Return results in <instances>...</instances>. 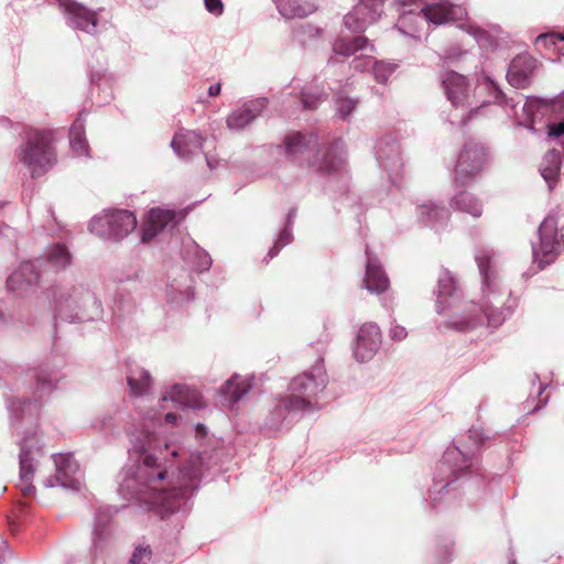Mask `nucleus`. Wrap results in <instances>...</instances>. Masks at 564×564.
<instances>
[{
    "label": "nucleus",
    "mask_w": 564,
    "mask_h": 564,
    "mask_svg": "<svg viewBox=\"0 0 564 564\" xmlns=\"http://www.w3.org/2000/svg\"><path fill=\"white\" fill-rule=\"evenodd\" d=\"M167 424L176 425L180 416L169 412L163 415ZM162 414L150 411L142 423L141 430L132 425L127 430L130 441L129 457L134 460L120 473L119 495L128 500L144 503L155 510L161 518L173 513H186L192 507V497L200 484V467L198 458L177 470H174V458L178 455L175 447L165 444L159 447L155 427L161 423Z\"/></svg>",
    "instance_id": "1"
},
{
    "label": "nucleus",
    "mask_w": 564,
    "mask_h": 564,
    "mask_svg": "<svg viewBox=\"0 0 564 564\" xmlns=\"http://www.w3.org/2000/svg\"><path fill=\"white\" fill-rule=\"evenodd\" d=\"M28 377L32 381L30 390L33 399L26 397L6 398L10 427L18 437L19 487L25 496L34 492L35 488L32 481L35 471L46 457L45 444L36 422L42 401L53 392L57 382L56 373L50 372L45 368L29 371Z\"/></svg>",
    "instance_id": "2"
},
{
    "label": "nucleus",
    "mask_w": 564,
    "mask_h": 564,
    "mask_svg": "<svg viewBox=\"0 0 564 564\" xmlns=\"http://www.w3.org/2000/svg\"><path fill=\"white\" fill-rule=\"evenodd\" d=\"M475 261L480 275L481 301L464 304L460 311V333L485 326L497 328L514 311L511 292L502 285L499 275V253L491 247H477Z\"/></svg>",
    "instance_id": "3"
},
{
    "label": "nucleus",
    "mask_w": 564,
    "mask_h": 564,
    "mask_svg": "<svg viewBox=\"0 0 564 564\" xmlns=\"http://www.w3.org/2000/svg\"><path fill=\"white\" fill-rule=\"evenodd\" d=\"M278 148L288 162L314 169L321 174L337 173L345 164V147L340 139L322 149L315 133L292 131L284 135Z\"/></svg>",
    "instance_id": "4"
},
{
    "label": "nucleus",
    "mask_w": 564,
    "mask_h": 564,
    "mask_svg": "<svg viewBox=\"0 0 564 564\" xmlns=\"http://www.w3.org/2000/svg\"><path fill=\"white\" fill-rule=\"evenodd\" d=\"M460 109L466 110L460 117V126L486 116L485 109L490 104L510 108L511 113L517 116V106L522 101V95L514 93V97L507 96L500 85L481 68L475 65L471 74H460Z\"/></svg>",
    "instance_id": "5"
},
{
    "label": "nucleus",
    "mask_w": 564,
    "mask_h": 564,
    "mask_svg": "<svg viewBox=\"0 0 564 564\" xmlns=\"http://www.w3.org/2000/svg\"><path fill=\"white\" fill-rule=\"evenodd\" d=\"M55 317L68 323L98 321L104 310L95 293L84 283L61 282L46 289Z\"/></svg>",
    "instance_id": "6"
},
{
    "label": "nucleus",
    "mask_w": 564,
    "mask_h": 564,
    "mask_svg": "<svg viewBox=\"0 0 564 564\" xmlns=\"http://www.w3.org/2000/svg\"><path fill=\"white\" fill-rule=\"evenodd\" d=\"M58 131L26 127L20 133L15 150L18 161L28 169L32 177H40L57 162L55 142Z\"/></svg>",
    "instance_id": "7"
},
{
    "label": "nucleus",
    "mask_w": 564,
    "mask_h": 564,
    "mask_svg": "<svg viewBox=\"0 0 564 564\" xmlns=\"http://www.w3.org/2000/svg\"><path fill=\"white\" fill-rule=\"evenodd\" d=\"M458 500V447L453 444L437 462L432 486L429 489V503L436 513L454 509Z\"/></svg>",
    "instance_id": "8"
},
{
    "label": "nucleus",
    "mask_w": 564,
    "mask_h": 564,
    "mask_svg": "<svg viewBox=\"0 0 564 564\" xmlns=\"http://www.w3.org/2000/svg\"><path fill=\"white\" fill-rule=\"evenodd\" d=\"M538 242H531L532 257L538 269L543 270L564 250V212H551L538 227Z\"/></svg>",
    "instance_id": "9"
},
{
    "label": "nucleus",
    "mask_w": 564,
    "mask_h": 564,
    "mask_svg": "<svg viewBox=\"0 0 564 564\" xmlns=\"http://www.w3.org/2000/svg\"><path fill=\"white\" fill-rule=\"evenodd\" d=\"M327 373L324 360L318 358L315 364L289 383L288 395L306 414L318 409V397L327 386Z\"/></svg>",
    "instance_id": "10"
},
{
    "label": "nucleus",
    "mask_w": 564,
    "mask_h": 564,
    "mask_svg": "<svg viewBox=\"0 0 564 564\" xmlns=\"http://www.w3.org/2000/svg\"><path fill=\"white\" fill-rule=\"evenodd\" d=\"M137 224L132 212L108 209L91 218L88 230L104 241L120 242L135 229Z\"/></svg>",
    "instance_id": "11"
},
{
    "label": "nucleus",
    "mask_w": 564,
    "mask_h": 564,
    "mask_svg": "<svg viewBox=\"0 0 564 564\" xmlns=\"http://www.w3.org/2000/svg\"><path fill=\"white\" fill-rule=\"evenodd\" d=\"M435 294V311L444 321L438 329L458 330V294L454 275L448 270H443L437 280Z\"/></svg>",
    "instance_id": "12"
},
{
    "label": "nucleus",
    "mask_w": 564,
    "mask_h": 564,
    "mask_svg": "<svg viewBox=\"0 0 564 564\" xmlns=\"http://www.w3.org/2000/svg\"><path fill=\"white\" fill-rule=\"evenodd\" d=\"M491 162L490 148L478 138H468L460 147V182L481 177Z\"/></svg>",
    "instance_id": "13"
},
{
    "label": "nucleus",
    "mask_w": 564,
    "mask_h": 564,
    "mask_svg": "<svg viewBox=\"0 0 564 564\" xmlns=\"http://www.w3.org/2000/svg\"><path fill=\"white\" fill-rule=\"evenodd\" d=\"M375 156L380 169L387 172L390 181L399 186L403 176V154L400 142L393 133L381 135L375 145Z\"/></svg>",
    "instance_id": "14"
},
{
    "label": "nucleus",
    "mask_w": 564,
    "mask_h": 564,
    "mask_svg": "<svg viewBox=\"0 0 564 564\" xmlns=\"http://www.w3.org/2000/svg\"><path fill=\"white\" fill-rule=\"evenodd\" d=\"M376 52L375 45L364 35L339 36L333 43V53L336 56L350 57V68L364 73L371 64V54Z\"/></svg>",
    "instance_id": "15"
},
{
    "label": "nucleus",
    "mask_w": 564,
    "mask_h": 564,
    "mask_svg": "<svg viewBox=\"0 0 564 564\" xmlns=\"http://www.w3.org/2000/svg\"><path fill=\"white\" fill-rule=\"evenodd\" d=\"M51 459L55 467V474L44 480V486L47 488L59 486L66 489L79 490L80 470L74 455L72 453L54 454Z\"/></svg>",
    "instance_id": "16"
},
{
    "label": "nucleus",
    "mask_w": 564,
    "mask_h": 564,
    "mask_svg": "<svg viewBox=\"0 0 564 564\" xmlns=\"http://www.w3.org/2000/svg\"><path fill=\"white\" fill-rule=\"evenodd\" d=\"M67 26L94 35L97 33L98 11L75 0H55Z\"/></svg>",
    "instance_id": "17"
},
{
    "label": "nucleus",
    "mask_w": 564,
    "mask_h": 564,
    "mask_svg": "<svg viewBox=\"0 0 564 564\" xmlns=\"http://www.w3.org/2000/svg\"><path fill=\"white\" fill-rule=\"evenodd\" d=\"M455 61L452 57H445L440 72L441 87L449 102V106L453 108L448 113L445 110H442L440 117L444 123L448 124L451 131H454L455 122L458 117L456 111L458 104V73L452 67Z\"/></svg>",
    "instance_id": "18"
},
{
    "label": "nucleus",
    "mask_w": 564,
    "mask_h": 564,
    "mask_svg": "<svg viewBox=\"0 0 564 564\" xmlns=\"http://www.w3.org/2000/svg\"><path fill=\"white\" fill-rule=\"evenodd\" d=\"M460 33L468 36L482 51L496 50L499 46V41L503 39V30L499 24H489L487 28H482L467 14L463 17L462 10Z\"/></svg>",
    "instance_id": "19"
},
{
    "label": "nucleus",
    "mask_w": 564,
    "mask_h": 564,
    "mask_svg": "<svg viewBox=\"0 0 564 564\" xmlns=\"http://www.w3.org/2000/svg\"><path fill=\"white\" fill-rule=\"evenodd\" d=\"M194 278L187 269L175 267L167 272L166 300L170 304L181 305L194 297Z\"/></svg>",
    "instance_id": "20"
},
{
    "label": "nucleus",
    "mask_w": 564,
    "mask_h": 564,
    "mask_svg": "<svg viewBox=\"0 0 564 564\" xmlns=\"http://www.w3.org/2000/svg\"><path fill=\"white\" fill-rule=\"evenodd\" d=\"M381 344L380 327L376 323H366L357 333L352 356L358 362H368L376 356Z\"/></svg>",
    "instance_id": "21"
},
{
    "label": "nucleus",
    "mask_w": 564,
    "mask_h": 564,
    "mask_svg": "<svg viewBox=\"0 0 564 564\" xmlns=\"http://www.w3.org/2000/svg\"><path fill=\"white\" fill-rule=\"evenodd\" d=\"M268 105L269 100L265 97L243 101L228 115L226 119L227 128L232 131L243 130L262 115Z\"/></svg>",
    "instance_id": "22"
},
{
    "label": "nucleus",
    "mask_w": 564,
    "mask_h": 564,
    "mask_svg": "<svg viewBox=\"0 0 564 564\" xmlns=\"http://www.w3.org/2000/svg\"><path fill=\"white\" fill-rule=\"evenodd\" d=\"M113 511L111 507L99 508L94 518L91 552L94 556L102 555L111 545L110 521Z\"/></svg>",
    "instance_id": "23"
},
{
    "label": "nucleus",
    "mask_w": 564,
    "mask_h": 564,
    "mask_svg": "<svg viewBox=\"0 0 564 564\" xmlns=\"http://www.w3.org/2000/svg\"><path fill=\"white\" fill-rule=\"evenodd\" d=\"M42 275L37 262L24 261L7 279V288L18 296L25 294L32 286L36 285Z\"/></svg>",
    "instance_id": "24"
},
{
    "label": "nucleus",
    "mask_w": 564,
    "mask_h": 564,
    "mask_svg": "<svg viewBox=\"0 0 564 564\" xmlns=\"http://www.w3.org/2000/svg\"><path fill=\"white\" fill-rule=\"evenodd\" d=\"M296 414H306L294 401L286 394L275 398L269 413L264 420V426L271 431H280L291 422V417Z\"/></svg>",
    "instance_id": "25"
},
{
    "label": "nucleus",
    "mask_w": 564,
    "mask_h": 564,
    "mask_svg": "<svg viewBox=\"0 0 564 564\" xmlns=\"http://www.w3.org/2000/svg\"><path fill=\"white\" fill-rule=\"evenodd\" d=\"M467 438L470 445H465L464 449L460 448V481L465 476V469H468L470 473L477 470L478 453L489 436L485 434L482 427L471 426L467 432Z\"/></svg>",
    "instance_id": "26"
},
{
    "label": "nucleus",
    "mask_w": 564,
    "mask_h": 564,
    "mask_svg": "<svg viewBox=\"0 0 564 564\" xmlns=\"http://www.w3.org/2000/svg\"><path fill=\"white\" fill-rule=\"evenodd\" d=\"M536 63V59L529 54L517 55L507 70L508 83L514 88L528 87L533 78Z\"/></svg>",
    "instance_id": "27"
},
{
    "label": "nucleus",
    "mask_w": 564,
    "mask_h": 564,
    "mask_svg": "<svg viewBox=\"0 0 564 564\" xmlns=\"http://www.w3.org/2000/svg\"><path fill=\"white\" fill-rule=\"evenodd\" d=\"M175 212L172 209L152 208L141 228V241L149 242L166 227L175 225Z\"/></svg>",
    "instance_id": "28"
},
{
    "label": "nucleus",
    "mask_w": 564,
    "mask_h": 564,
    "mask_svg": "<svg viewBox=\"0 0 564 564\" xmlns=\"http://www.w3.org/2000/svg\"><path fill=\"white\" fill-rule=\"evenodd\" d=\"M181 256L183 261L197 273L209 271L213 263L210 254L191 237L183 239Z\"/></svg>",
    "instance_id": "29"
},
{
    "label": "nucleus",
    "mask_w": 564,
    "mask_h": 564,
    "mask_svg": "<svg viewBox=\"0 0 564 564\" xmlns=\"http://www.w3.org/2000/svg\"><path fill=\"white\" fill-rule=\"evenodd\" d=\"M417 218L424 226L441 232L448 225L449 210L444 205L429 202L417 206Z\"/></svg>",
    "instance_id": "30"
},
{
    "label": "nucleus",
    "mask_w": 564,
    "mask_h": 564,
    "mask_svg": "<svg viewBox=\"0 0 564 564\" xmlns=\"http://www.w3.org/2000/svg\"><path fill=\"white\" fill-rule=\"evenodd\" d=\"M206 140L194 130H181L172 139L171 147L183 159H191L199 153Z\"/></svg>",
    "instance_id": "31"
},
{
    "label": "nucleus",
    "mask_w": 564,
    "mask_h": 564,
    "mask_svg": "<svg viewBox=\"0 0 564 564\" xmlns=\"http://www.w3.org/2000/svg\"><path fill=\"white\" fill-rule=\"evenodd\" d=\"M367 253L366 274L364 279L365 288L370 293L381 294L389 288V279L383 271L377 258Z\"/></svg>",
    "instance_id": "32"
},
{
    "label": "nucleus",
    "mask_w": 564,
    "mask_h": 564,
    "mask_svg": "<svg viewBox=\"0 0 564 564\" xmlns=\"http://www.w3.org/2000/svg\"><path fill=\"white\" fill-rule=\"evenodd\" d=\"M127 417L128 413L121 409L106 411L91 421V427L105 435L117 436Z\"/></svg>",
    "instance_id": "33"
},
{
    "label": "nucleus",
    "mask_w": 564,
    "mask_h": 564,
    "mask_svg": "<svg viewBox=\"0 0 564 564\" xmlns=\"http://www.w3.org/2000/svg\"><path fill=\"white\" fill-rule=\"evenodd\" d=\"M86 112L80 111L69 128V147L76 158H90V148L85 132Z\"/></svg>",
    "instance_id": "34"
},
{
    "label": "nucleus",
    "mask_w": 564,
    "mask_h": 564,
    "mask_svg": "<svg viewBox=\"0 0 564 564\" xmlns=\"http://www.w3.org/2000/svg\"><path fill=\"white\" fill-rule=\"evenodd\" d=\"M562 153L556 149L549 150L542 158L539 172L547 185L549 191H553L558 181L562 170Z\"/></svg>",
    "instance_id": "35"
},
{
    "label": "nucleus",
    "mask_w": 564,
    "mask_h": 564,
    "mask_svg": "<svg viewBox=\"0 0 564 564\" xmlns=\"http://www.w3.org/2000/svg\"><path fill=\"white\" fill-rule=\"evenodd\" d=\"M39 269L47 265L55 272L65 270L72 263V253L64 243H54L45 250L42 257L35 260Z\"/></svg>",
    "instance_id": "36"
},
{
    "label": "nucleus",
    "mask_w": 564,
    "mask_h": 564,
    "mask_svg": "<svg viewBox=\"0 0 564 564\" xmlns=\"http://www.w3.org/2000/svg\"><path fill=\"white\" fill-rule=\"evenodd\" d=\"M421 12L426 19V23L442 25L454 20L455 9L448 0H436L421 7Z\"/></svg>",
    "instance_id": "37"
},
{
    "label": "nucleus",
    "mask_w": 564,
    "mask_h": 564,
    "mask_svg": "<svg viewBox=\"0 0 564 564\" xmlns=\"http://www.w3.org/2000/svg\"><path fill=\"white\" fill-rule=\"evenodd\" d=\"M279 13L285 19H303L317 9L314 0H272Z\"/></svg>",
    "instance_id": "38"
},
{
    "label": "nucleus",
    "mask_w": 564,
    "mask_h": 564,
    "mask_svg": "<svg viewBox=\"0 0 564 564\" xmlns=\"http://www.w3.org/2000/svg\"><path fill=\"white\" fill-rule=\"evenodd\" d=\"M252 381L253 376L242 377L234 375L221 387V393L231 404H235L251 390Z\"/></svg>",
    "instance_id": "39"
},
{
    "label": "nucleus",
    "mask_w": 564,
    "mask_h": 564,
    "mask_svg": "<svg viewBox=\"0 0 564 564\" xmlns=\"http://www.w3.org/2000/svg\"><path fill=\"white\" fill-rule=\"evenodd\" d=\"M127 383L131 397L144 398L150 393L153 381L148 370L135 367L129 370L127 375Z\"/></svg>",
    "instance_id": "40"
},
{
    "label": "nucleus",
    "mask_w": 564,
    "mask_h": 564,
    "mask_svg": "<svg viewBox=\"0 0 564 564\" xmlns=\"http://www.w3.org/2000/svg\"><path fill=\"white\" fill-rule=\"evenodd\" d=\"M194 391L183 383L172 384L162 395L161 401H172L181 408H195Z\"/></svg>",
    "instance_id": "41"
},
{
    "label": "nucleus",
    "mask_w": 564,
    "mask_h": 564,
    "mask_svg": "<svg viewBox=\"0 0 564 564\" xmlns=\"http://www.w3.org/2000/svg\"><path fill=\"white\" fill-rule=\"evenodd\" d=\"M328 97V94L314 83L303 87L300 93V101L303 109H316Z\"/></svg>",
    "instance_id": "42"
},
{
    "label": "nucleus",
    "mask_w": 564,
    "mask_h": 564,
    "mask_svg": "<svg viewBox=\"0 0 564 564\" xmlns=\"http://www.w3.org/2000/svg\"><path fill=\"white\" fill-rule=\"evenodd\" d=\"M399 67L398 63L387 62V61H373L371 56V64L368 66V69L371 70L373 79L378 84H387L390 76L397 70Z\"/></svg>",
    "instance_id": "43"
},
{
    "label": "nucleus",
    "mask_w": 564,
    "mask_h": 564,
    "mask_svg": "<svg viewBox=\"0 0 564 564\" xmlns=\"http://www.w3.org/2000/svg\"><path fill=\"white\" fill-rule=\"evenodd\" d=\"M293 241V232L291 227H285L280 231L278 238L274 240L272 248L268 251L264 257V261L269 262L273 258H275L281 249L286 247Z\"/></svg>",
    "instance_id": "44"
},
{
    "label": "nucleus",
    "mask_w": 564,
    "mask_h": 564,
    "mask_svg": "<svg viewBox=\"0 0 564 564\" xmlns=\"http://www.w3.org/2000/svg\"><path fill=\"white\" fill-rule=\"evenodd\" d=\"M460 213L478 218L482 214V205L473 194L460 191Z\"/></svg>",
    "instance_id": "45"
},
{
    "label": "nucleus",
    "mask_w": 564,
    "mask_h": 564,
    "mask_svg": "<svg viewBox=\"0 0 564 564\" xmlns=\"http://www.w3.org/2000/svg\"><path fill=\"white\" fill-rule=\"evenodd\" d=\"M357 104V99L337 94L335 98L336 115L343 120H349Z\"/></svg>",
    "instance_id": "46"
},
{
    "label": "nucleus",
    "mask_w": 564,
    "mask_h": 564,
    "mask_svg": "<svg viewBox=\"0 0 564 564\" xmlns=\"http://www.w3.org/2000/svg\"><path fill=\"white\" fill-rule=\"evenodd\" d=\"M561 41H564V34L557 32L542 33L535 37L534 44L539 47L556 48Z\"/></svg>",
    "instance_id": "47"
},
{
    "label": "nucleus",
    "mask_w": 564,
    "mask_h": 564,
    "mask_svg": "<svg viewBox=\"0 0 564 564\" xmlns=\"http://www.w3.org/2000/svg\"><path fill=\"white\" fill-rule=\"evenodd\" d=\"M322 34V29L311 24L303 23L297 29H295V36L302 43L319 37Z\"/></svg>",
    "instance_id": "48"
},
{
    "label": "nucleus",
    "mask_w": 564,
    "mask_h": 564,
    "mask_svg": "<svg viewBox=\"0 0 564 564\" xmlns=\"http://www.w3.org/2000/svg\"><path fill=\"white\" fill-rule=\"evenodd\" d=\"M152 551L149 546H137L130 557L129 564H149Z\"/></svg>",
    "instance_id": "49"
},
{
    "label": "nucleus",
    "mask_w": 564,
    "mask_h": 564,
    "mask_svg": "<svg viewBox=\"0 0 564 564\" xmlns=\"http://www.w3.org/2000/svg\"><path fill=\"white\" fill-rule=\"evenodd\" d=\"M205 9L215 17H220L224 13L223 0H204Z\"/></svg>",
    "instance_id": "50"
},
{
    "label": "nucleus",
    "mask_w": 564,
    "mask_h": 564,
    "mask_svg": "<svg viewBox=\"0 0 564 564\" xmlns=\"http://www.w3.org/2000/svg\"><path fill=\"white\" fill-rule=\"evenodd\" d=\"M406 336H408V332H406L405 327H403L399 324L391 325V327L389 329V337L392 340L402 341L406 338Z\"/></svg>",
    "instance_id": "51"
},
{
    "label": "nucleus",
    "mask_w": 564,
    "mask_h": 564,
    "mask_svg": "<svg viewBox=\"0 0 564 564\" xmlns=\"http://www.w3.org/2000/svg\"><path fill=\"white\" fill-rule=\"evenodd\" d=\"M455 553V543L453 542L451 545L443 544L438 549L440 556L443 557V564H447L453 561Z\"/></svg>",
    "instance_id": "52"
},
{
    "label": "nucleus",
    "mask_w": 564,
    "mask_h": 564,
    "mask_svg": "<svg viewBox=\"0 0 564 564\" xmlns=\"http://www.w3.org/2000/svg\"><path fill=\"white\" fill-rule=\"evenodd\" d=\"M547 134L550 137H564V119L560 122H553L547 126Z\"/></svg>",
    "instance_id": "53"
},
{
    "label": "nucleus",
    "mask_w": 564,
    "mask_h": 564,
    "mask_svg": "<svg viewBox=\"0 0 564 564\" xmlns=\"http://www.w3.org/2000/svg\"><path fill=\"white\" fill-rule=\"evenodd\" d=\"M89 78H90V84L93 86H98L100 87L101 85V82H104L105 84H107V79H106V74L102 73L101 70H97V72H90V75H89Z\"/></svg>",
    "instance_id": "54"
},
{
    "label": "nucleus",
    "mask_w": 564,
    "mask_h": 564,
    "mask_svg": "<svg viewBox=\"0 0 564 564\" xmlns=\"http://www.w3.org/2000/svg\"><path fill=\"white\" fill-rule=\"evenodd\" d=\"M532 386L538 384L536 397L540 398L546 390L547 384L540 381L539 375L534 373L531 380Z\"/></svg>",
    "instance_id": "55"
},
{
    "label": "nucleus",
    "mask_w": 564,
    "mask_h": 564,
    "mask_svg": "<svg viewBox=\"0 0 564 564\" xmlns=\"http://www.w3.org/2000/svg\"><path fill=\"white\" fill-rule=\"evenodd\" d=\"M15 232V229H13L12 227L4 225L3 223H0V234H3L8 238H14Z\"/></svg>",
    "instance_id": "56"
},
{
    "label": "nucleus",
    "mask_w": 564,
    "mask_h": 564,
    "mask_svg": "<svg viewBox=\"0 0 564 564\" xmlns=\"http://www.w3.org/2000/svg\"><path fill=\"white\" fill-rule=\"evenodd\" d=\"M296 217V209L295 208H291L286 215V219H285V227H293V224H294V219Z\"/></svg>",
    "instance_id": "57"
},
{
    "label": "nucleus",
    "mask_w": 564,
    "mask_h": 564,
    "mask_svg": "<svg viewBox=\"0 0 564 564\" xmlns=\"http://www.w3.org/2000/svg\"><path fill=\"white\" fill-rule=\"evenodd\" d=\"M220 91H221V85L219 83L213 84L208 88V95L212 97L218 96L220 94Z\"/></svg>",
    "instance_id": "58"
},
{
    "label": "nucleus",
    "mask_w": 564,
    "mask_h": 564,
    "mask_svg": "<svg viewBox=\"0 0 564 564\" xmlns=\"http://www.w3.org/2000/svg\"><path fill=\"white\" fill-rule=\"evenodd\" d=\"M133 308V305L128 303L127 305L122 302L119 303L118 311L120 315L129 314Z\"/></svg>",
    "instance_id": "59"
},
{
    "label": "nucleus",
    "mask_w": 564,
    "mask_h": 564,
    "mask_svg": "<svg viewBox=\"0 0 564 564\" xmlns=\"http://www.w3.org/2000/svg\"><path fill=\"white\" fill-rule=\"evenodd\" d=\"M205 159H206V163L210 170H215L217 167L218 161L215 160L213 156H209L208 154L205 153Z\"/></svg>",
    "instance_id": "60"
},
{
    "label": "nucleus",
    "mask_w": 564,
    "mask_h": 564,
    "mask_svg": "<svg viewBox=\"0 0 564 564\" xmlns=\"http://www.w3.org/2000/svg\"><path fill=\"white\" fill-rule=\"evenodd\" d=\"M457 167H458V159H456L453 163V167L451 169V178L454 180V182H456L458 180V172H457Z\"/></svg>",
    "instance_id": "61"
},
{
    "label": "nucleus",
    "mask_w": 564,
    "mask_h": 564,
    "mask_svg": "<svg viewBox=\"0 0 564 564\" xmlns=\"http://www.w3.org/2000/svg\"><path fill=\"white\" fill-rule=\"evenodd\" d=\"M7 550H8V543L3 540H0V564L2 563L3 554Z\"/></svg>",
    "instance_id": "62"
},
{
    "label": "nucleus",
    "mask_w": 564,
    "mask_h": 564,
    "mask_svg": "<svg viewBox=\"0 0 564 564\" xmlns=\"http://www.w3.org/2000/svg\"><path fill=\"white\" fill-rule=\"evenodd\" d=\"M531 108H532V107H531V105H530L528 101H525V102L523 104V106H522V110H523V112H525L528 116H531V115H532V109H531Z\"/></svg>",
    "instance_id": "63"
},
{
    "label": "nucleus",
    "mask_w": 564,
    "mask_h": 564,
    "mask_svg": "<svg viewBox=\"0 0 564 564\" xmlns=\"http://www.w3.org/2000/svg\"><path fill=\"white\" fill-rule=\"evenodd\" d=\"M556 50L558 51V53L564 56V41H561L560 44L557 45Z\"/></svg>",
    "instance_id": "64"
}]
</instances>
